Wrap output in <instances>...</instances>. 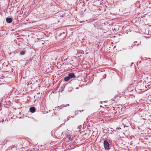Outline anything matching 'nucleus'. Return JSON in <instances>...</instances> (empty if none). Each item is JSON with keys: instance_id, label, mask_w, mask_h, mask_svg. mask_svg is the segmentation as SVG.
I'll return each mask as SVG.
<instances>
[{"instance_id": "obj_4", "label": "nucleus", "mask_w": 151, "mask_h": 151, "mask_svg": "<svg viewBox=\"0 0 151 151\" xmlns=\"http://www.w3.org/2000/svg\"><path fill=\"white\" fill-rule=\"evenodd\" d=\"M35 110V108L34 107H31L30 108V110L31 112L34 113Z\"/></svg>"}, {"instance_id": "obj_2", "label": "nucleus", "mask_w": 151, "mask_h": 151, "mask_svg": "<svg viewBox=\"0 0 151 151\" xmlns=\"http://www.w3.org/2000/svg\"><path fill=\"white\" fill-rule=\"evenodd\" d=\"M68 76L69 77L70 79L73 78H76V76L74 74V73H69Z\"/></svg>"}, {"instance_id": "obj_3", "label": "nucleus", "mask_w": 151, "mask_h": 151, "mask_svg": "<svg viewBox=\"0 0 151 151\" xmlns=\"http://www.w3.org/2000/svg\"><path fill=\"white\" fill-rule=\"evenodd\" d=\"M6 21L8 23H11L12 21V19L11 18L7 17L6 19Z\"/></svg>"}, {"instance_id": "obj_1", "label": "nucleus", "mask_w": 151, "mask_h": 151, "mask_svg": "<svg viewBox=\"0 0 151 151\" xmlns=\"http://www.w3.org/2000/svg\"><path fill=\"white\" fill-rule=\"evenodd\" d=\"M104 144L105 150H108L109 149V144L106 140H105L104 141Z\"/></svg>"}, {"instance_id": "obj_10", "label": "nucleus", "mask_w": 151, "mask_h": 151, "mask_svg": "<svg viewBox=\"0 0 151 151\" xmlns=\"http://www.w3.org/2000/svg\"><path fill=\"white\" fill-rule=\"evenodd\" d=\"M68 106H69V105L68 104Z\"/></svg>"}, {"instance_id": "obj_8", "label": "nucleus", "mask_w": 151, "mask_h": 151, "mask_svg": "<svg viewBox=\"0 0 151 151\" xmlns=\"http://www.w3.org/2000/svg\"><path fill=\"white\" fill-rule=\"evenodd\" d=\"M69 140H71V137H70L69 138Z\"/></svg>"}, {"instance_id": "obj_7", "label": "nucleus", "mask_w": 151, "mask_h": 151, "mask_svg": "<svg viewBox=\"0 0 151 151\" xmlns=\"http://www.w3.org/2000/svg\"><path fill=\"white\" fill-rule=\"evenodd\" d=\"M81 127H82V126H81V125H79V126L77 128H78V129H81Z\"/></svg>"}, {"instance_id": "obj_5", "label": "nucleus", "mask_w": 151, "mask_h": 151, "mask_svg": "<svg viewBox=\"0 0 151 151\" xmlns=\"http://www.w3.org/2000/svg\"><path fill=\"white\" fill-rule=\"evenodd\" d=\"M70 79L69 77L68 76L65 77L64 78V81H67Z\"/></svg>"}, {"instance_id": "obj_9", "label": "nucleus", "mask_w": 151, "mask_h": 151, "mask_svg": "<svg viewBox=\"0 0 151 151\" xmlns=\"http://www.w3.org/2000/svg\"><path fill=\"white\" fill-rule=\"evenodd\" d=\"M63 106L66 107V105H65H65H63Z\"/></svg>"}, {"instance_id": "obj_6", "label": "nucleus", "mask_w": 151, "mask_h": 151, "mask_svg": "<svg viewBox=\"0 0 151 151\" xmlns=\"http://www.w3.org/2000/svg\"><path fill=\"white\" fill-rule=\"evenodd\" d=\"M26 52V51L25 50L22 51L20 52V54L21 55H23L25 54Z\"/></svg>"}]
</instances>
